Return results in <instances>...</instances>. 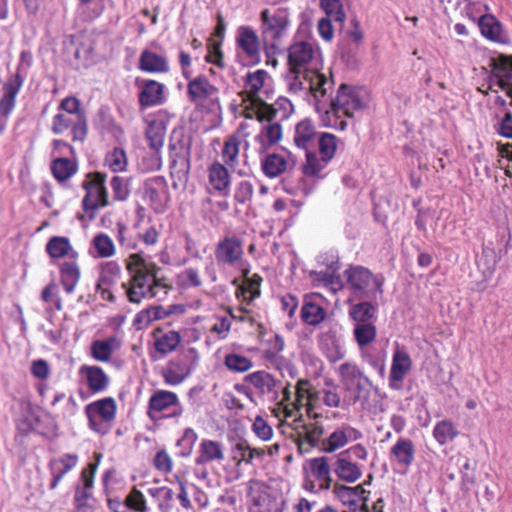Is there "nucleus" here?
<instances>
[{
    "instance_id": "nucleus-1",
    "label": "nucleus",
    "mask_w": 512,
    "mask_h": 512,
    "mask_svg": "<svg viewBox=\"0 0 512 512\" xmlns=\"http://www.w3.org/2000/svg\"><path fill=\"white\" fill-rule=\"evenodd\" d=\"M126 269L130 274V280L122 283V287L131 303L139 304L142 299L152 298L162 301L172 289L159 277L161 268L139 254L129 256Z\"/></svg>"
},
{
    "instance_id": "nucleus-2",
    "label": "nucleus",
    "mask_w": 512,
    "mask_h": 512,
    "mask_svg": "<svg viewBox=\"0 0 512 512\" xmlns=\"http://www.w3.org/2000/svg\"><path fill=\"white\" fill-rule=\"evenodd\" d=\"M333 87V79L316 69L298 70L297 72L289 71V91L294 94L301 92L309 93L315 101L317 109H320V104L325 102L326 96L331 94Z\"/></svg>"
},
{
    "instance_id": "nucleus-3",
    "label": "nucleus",
    "mask_w": 512,
    "mask_h": 512,
    "mask_svg": "<svg viewBox=\"0 0 512 512\" xmlns=\"http://www.w3.org/2000/svg\"><path fill=\"white\" fill-rule=\"evenodd\" d=\"M347 286L351 291L352 300H375L377 294L382 295L384 277L380 274L374 275L369 269L363 266H355L346 270Z\"/></svg>"
},
{
    "instance_id": "nucleus-4",
    "label": "nucleus",
    "mask_w": 512,
    "mask_h": 512,
    "mask_svg": "<svg viewBox=\"0 0 512 512\" xmlns=\"http://www.w3.org/2000/svg\"><path fill=\"white\" fill-rule=\"evenodd\" d=\"M277 111L272 106L261 102L260 107L246 112V118L256 117L259 122H268L261 132L255 137V141L259 143V152L264 153L270 146L276 144L282 137V127L278 122H273L276 118Z\"/></svg>"
},
{
    "instance_id": "nucleus-5",
    "label": "nucleus",
    "mask_w": 512,
    "mask_h": 512,
    "mask_svg": "<svg viewBox=\"0 0 512 512\" xmlns=\"http://www.w3.org/2000/svg\"><path fill=\"white\" fill-rule=\"evenodd\" d=\"M182 413L183 407L176 393L157 390L151 395L147 409V415L151 420L157 421L164 417H179Z\"/></svg>"
},
{
    "instance_id": "nucleus-6",
    "label": "nucleus",
    "mask_w": 512,
    "mask_h": 512,
    "mask_svg": "<svg viewBox=\"0 0 512 512\" xmlns=\"http://www.w3.org/2000/svg\"><path fill=\"white\" fill-rule=\"evenodd\" d=\"M106 175L100 172L90 173L83 182L86 195L83 198L84 210H96L109 205L108 192L105 186Z\"/></svg>"
},
{
    "instance_id": "nucleus-7",
    "label": "nucleus",
    "mask_w": 512,
    "mask_h": 512,
    "mask_svg": "<svg viewBox=\"0 0 512 512\" xmlns=\"http://www.w3.org/2000/svg\"><path fill=\"white\" fill-rule=\"evenodd\" d=\"M328 96L325 98V102L320 105L325 106L329 104L331 111L337 117H352L354 112L363 108V102L358 93L350 86L342 84L334 99H329Z\"/></svg>"
},
{
    "instance_id": "nucleus-8",
    "label": "nucleus",
    "mask_w": 512,
    "mask_h": 512,
    "mask_svg": "<svg viewBox=\"0 0 512 512\" xmlns=\"http://www.w3.org/2000/svg\"><path fill=\"white\" fill-rule=\"evenodd\" d=\"M260 18L262 21V36L265 41L275 42L287 35L290 19L286 9H277L273 12L264 9Z\"/></svg>"
},
{
    "instance_id": "nucleus-9",
    "label": "nucleus",
    "mask_w": 512,
    "mask_h": 512,
    "mask_svg": "<svg viewBox=\"0 0 512 512\" xmlns=\"http://www.w3.org/2000/svg\"><path fill=\"white\" fill-rule=\"evenodd\" d=\"M318 53L314 46L306 41L293 43L288 49L289 71L316 69L318 71Z\"/></svg>"
},
{
    "instance_id": "nucleus-10",
    "label": "nucleus",
    "mask_w": 512,
    "mask_h": 512,
    "mask_svg": "<svg viewBox=\"0 0 512 512\" xmlns=\"http://www.w3.org/2000/svg\"><path fill=\"white\" fill-rule=\"evenodd\" d=\"M24 83V76L20 73V67L17 68L15 74L8 77L3 83V95L0 98V134L5 131L7 118L16 105V97L20 92Z\"/></svg>"
},
{
    "instance_id": "nucleus-11",
    "label": "nucleus",
    "mask_w": 512,
    "mask_h": 512,
    "mask_svg": "<svg viewBox=\"0 0 512 512\" xmlns=\"http://www.w3.org/2000/svg\"><path fill=\"white\" fill-rule=\"evenodd\" d=\"M69 128L72 129L73 141L83 142L87 136V118L86 114H68L58 112L52 121V132L54 134H62Z\"/></svg>"
},
{
    "instance_id": "nucleus-12",
    "label": "nucleus",
    "mask_w": 512,
    "mask_h": 512,
    "mask_svg": "<svg viewBox=\"0 0 512 512\" xmlns=\"http://www.w3.org/2000/svg\"><path fill=\"white\" fill-rule=\"evenodd\" d=\"M170 168L177 174H186L190 170L191 139L181 136L172 138L169 144Z\"/></svg>"
},
{
    "instance_id": "nucleus-13",
    "label": "nucleus",
    "mask_w": 512,
    "mask_h": 512,
    "mask_svg": "<svg viewBox=\"0 0 512 512\" xmlns=\"http://www.w3.org/2000/svg\"><path fill=\"white\" fill-rule=\"evenodd\" d=\"M242 241L236 236H228L220 240L215 248V258L220 265H236L243 257Z\"/></svg>"
},
{
    "instance_id": "nucleus-14",
    "label": "nucleus",
    "mask_w": 512,
    "mask_h": 512,
    "mask_svg": "<svg viewBox=\"0 0 512 512\" xmlns=\"http://www.w3.org/2000/svg\"><path fill=\"white\" fill-rule=\"evenodd\" d=\"M319 347L332 363L338 362L345 357V349L338 331L334 327L322 332L318 338Z\"/></svg>"
},
{
    "instance_id": "nucleus-15",
    "label": "nucleus",
    "mask_w": 512,
    "mask_h": 512,
    "mask_svg": "<svg viewBox=\"0 0 512 512\" xmlns=\"http://www.w3.org/2000/svg\"><path fill=\"white\" fill-rule=\"evenodd\" d=\"M145 195L156 213H163L169 201L168 186L163 177H155L146 183Z\"/></svg>"
},
{
    "instance_id": "nucleus-16",
    "label": "nucleus",
    "mask_w": 512,
    "mask_h": 512,
    "mask_svg": "<svg viewBox=\"0 0 512 512\" xmlns=\"http://www.w3.org/2000/svg\"><path fill=\"white\" fill-rule=\"evenodd\" d=\"M294 429L297 431L299 440L298 444L301 447L307 444L309 447H316L319 445L322 436L324 435V427L319 422L303 423V415L300 413L298 417L294 418Z\"/></svg>"
},
{
    "instance_id": "nucleus-17",
    "label": "nucleus",
    "mask_w": 512,
    "mask_h": 512,
    "mask_svg": "<svg viewBox=\"0 0 512 512\" xmlns=\"http://www.w3.org/2000/svg\"><path fill=\"white\" fill-rule=\"evenodd\" d=\"M491 66L497 86L506 91L507 96L511 98L512 106V56L500 55L492 59Z\"/></svg>"
},
{
    "instance_id": "nucleus-18",
    "label": "nucleus",
    "mask_w": 512,
    "mask_h": 512,
    "mask_svg": "<svg viewBox=\"0 0 512 512\" xmlns=\"http://www.w3.org/2000/svg\"><path fill=\"white\" fill-rule=\"evenodd\" d=\"M412 360L403 350H396L393 354L389 375V387L393 390L401 389V382L411 370Z\"/></svg>"
},
{
    "instance_id": "nucleus-19",
    "label": "nucleus",
    "mask_w": 512,
    "mask_h": 512,
    "mask_svg": "<svg viewBox=\"0 0 512 512\" xmlns=\"http://www.w3.org/2000/svg\"><path fill=\"white\" fill-rule=\"evenodd\" d=\"M236 42L239 48L252 62L258 63L260 42L256 32L250 26H240L237 30Z\"/></svg>"
},
{
    "instance_id": "nucleus-20",
    "label": "nucleus",
    "mask_w": 512,
    "mask_h": 512,
    "mask_svg": "<svg viewBox=\"0 0 512 512\" xmlns=\"http://www.w3.org/2000/svg\"><path fill=\"white\" fill-rule=\"evenodd\" d=\"M78 463V455L66 453L60 458L50 460L48 468L51 474V482L49 488L54 490L62 478L71 471Z\"/></svg>"
},
{
    "instance_id": "nucleus-21",
    "label": "nucleus",
    "mask_w": 512,
    "mask_h": 512,
    "mask_svg": "<svg viewBox=\"0 0 512 512\" xmlns=\"http://www.w3.org/2000/svg\"><path fill=\"white\" fill-rule=\"evenodd\" d=\"M245 381L251 383L260 395H272L273 400L278 399L280 382L268 372H253L245 377Z\"/></svg>"
},
{
    "instance_id": "nucleus-22",
    "label": "nucleus",
    "mask_w": 512,
    "mask_h": 512,
    "mask_svg": "<svg viewBox=\"0 0 512 512\" xmlns=\"http://www.w3.org/2000/svg\"><path fill=\"white\" fill-rule=\"evenodd\" d=\"M187 94L194 103L213 99L218 94V88L210 83L203 75L190 80L187 85Z\"/></svg>"
},
{
    "instance_id": "nucleus-23",
    "label": "nucleus",
    "mask_w": 512,
    "mask_h": 512,
    "mask_svg": "<svg viewBox=\"0 0 512 512\" xmlns=\"http://www.w3.org/2000/svg\"><path fill=\"white\" fill-rule=\"evenodd\" d=\"M164 85L155 80H143L139 93V103L142 107H152L162 104Z\"/></svg>"
},
{
    "instance_id": "nucleus-24",
    "label": "nucleus",
    "mask_w": 512,
    "mask_h": 512,
    "mask_svg": "<svg viewBox=\"0 0 512 512\" xmlns=\"http://www.w3.org/2000/svg\"><path fill=\"white\" fill-rule=\"evenodd\" d=\"M224 448L221 442L203 439L199 444L198 456L195 464L201 466L210 462H221L224 460Z\"/></svg>"
},
{
    "instance_id": "nucleus-25",
    "label": "nucleus",
    "mask_w": 512,
    "mask_h": 512,
    "mask_svg": "<svg viewBox=\"0 0 512 512\" xmlns=\"http://www.w3.org/2000/svg\"><path fill=\"white\" fill-rule=\"evenodd\" d=\"M185 311L182 305H169L167 308L155 305L143 309L137 314V321L144 326H148L155 320L164 319L172 314H183Z\"/></svg>"
},
{
    "instance_id": "nucleus-26",
    "label": "nucleus",
    "mask_w": 512,
    "mask_h": 512,
    "mask_svg": "<svg viewBox=\"0 0 512 512\" xmlns=\"http://www.w3.org/2000/svg\"><path fill=\"white\" fill-rule=\"evenodd\" d=\"M347 452H342L333 464L336 476L347 483H354L362 476L361 468L346 457Z\"/></svg>"
},
{
    "instance_id": "nucleus-27",
    "label": "nucleus",
    "mask_w": 512,
    "mask_h": 512,
    "mask_svg": "<svg viewBox=\"0 0 512 512\" xmlns=\"http://www.w3.org/2000/svg\"><path fill=\"white\" fill-rule=\"evenodd\" d=\"M208 182L214 191L226 196L231 184L227 167L219 162H214L208 167Z\"/></svg>"
},
{
    "instance_id": "nucleus-28",
    "label": "nucleus",
    "mask_w": 512,
    "mask_h": 512,
    "mask_svg": "<svg viewBox=\"0 0 512 512\" xmlns=\"http://www.w3.org/2000/svg\"><path fill=\"white\" fill-rule=\"evenodd\" d=\"M359 303L352 304L349 308V317L357 324L375 323L378 305L373 300L361 299Z\"/></svg>"
},
{
    "instance_id": "nucleus-29",
    "label": "nucleus",
    "mask_w": 512,
    "mask_h": 512,
    "mask_svg": "<svg viewBox=\"0 0 512 512\" xmlns=\"http://www.w3.org/2000/svg\"><path fill=\"white\" fill-rule=\"evenodd\" d=\"M154 348L162 356L174 352L181 343V336L177 331H163L158 328L153 332Z\"/></svg>"
},
{
    "instance_id": "nucleus-30",
    "label": "nucleus",
    "mask_w": 512,
    "mask_h": 512,
    "mask_svg": "<svg viewBox=\"0 0 512 512\" xmlns=\"http://www.w3.org/2000/svg\"><path fill=\"white\" fill-rule=\"evenodd\" d=\"M391 458L401 467L407 469L415 459V447L407 438H399L391 447Z\"/></svg>"
},
{
    "instance_id": "nucleus-31",
    "label": "nucleus",
    "mask_w": 512,
    "mask_h": 512,
    "mask_svg": "<svg viewBox=\"0 0 512 512\" xmlns=\"http://www.w3.org/2000/svg\"><path fill=\"white\" fill-rule=\"evenodd\" d=\"M315 126L309 119H304L296 125L294 143L306 152L313 147L318 139Z\"/></svg>"
},
{
    "instance_id": "nucleus-32",
    "label": "nucleus",
    "mask_w": 512,
    "mask_h": 512,
    "mask_svg": "<svg viewBox=\"0 0 512 512\" xmlns=\"http://www.w3.org/2000/svg\"><path fill=\"white\" fill-rule=\"evenodd\" d=\"M497 265V254L494 249L485 247L477 260L478 269L483 275V280L478 283V289L484 290L491 280Z\"/></svg>"
},
{
    "instance_id": "nucleus-33",
    "label": "nucleus",
    "mask_w": 512,
    "mask_h": 512,
    "mask_svg": "<svg viewBox=\"0 0 512 512\" xmlns=\"http://www.w3.org/2000/svg\"><path fill=\"white\" fill-rule=\"evenodd\" d=\"M139 68L149 73H167L170 70L167 57L150 50H143L139 58Z\"/></svg>"
},
{
    "instance_id": "nucleus-34",
    "label": "nucleus",
    "mask_w": 512,
    "mask_h": 512,
    "mask_svg": "<svg viewBox=\"0 0 512 512\" xmlns=\"http://www.w3.org/2000/svg\"><path fill=\"white\" fill-rule=\"evenodd\" d=\"M269 78V74L266 70L258 69L254 72L247 73L245 77V91L248 93L253 104L260 107L261 102L259 98V92L264 87L266 80Z\"/></svg>"
},
{
    "instance_id": "nucleus-35",
    "label": "nucleus",
    "mask_w": 512,
    "mask_h": 512,
    "mask_svg": "<svg viewBox=\"0 0 512 512\" xmlns=\"http://www.w3.org/2000/svg\"><path fill=\"white\" fill-rule=\"evenodd\" d=\"M312 476L319 482V490H328L332 484L331 469L326 457H317L309 461Z\"/></svg>"
},
{
    "instance_id": "nucleus-36",
    "label": "nucleus",
    "mask_w": 512,
    "mask_h": 512,
    "mask_svg": "<svg viewBox=\"0 0 512 512\" xmlns=\"http://www.w3.org/2000/svg\"><path fill=\"white\" fill-rule=\"evenodd\" d=\"M121 346L120 340L111 336L104 340H95L91 344L92 357L100 362H108L112 354Z\"/></svg>"
},
{
    "instance_id": "nucleus-37",
    "label": "nucleus",
    "mask_w": 512,
    "mask_h": 512,
    "mask_svg": "<svg viewBox=\"0 0 512 512\" xmlns=\"http://www.w3.org/2000/svg\"><path fill=\"white\" fill-rule=\"evenodd\" d=\"M80 373L86 376L89 390L93 393L104 391L109 384V378L101 367L83 365Z\"/></svg>"
},
{
    "instance_id": "nucleus-38",
    "label": "nucleus",
    "mask_w": 512,
    "mask_h": 512,
    "mask_svg": "<svg viewBox=\"0 0 512 512\" xmlns=\"http://www.w3.org/2000/svg\"><path fill=\"white\" fill-rule=\"evenodd\" d=\"M81 272L76 261H64L60 265V281L66 293L72 294L80 280Z\"/></svg>"
},
{
    "instance_id": "nucleus-39",
    "label": "nucleus",
    "mask_w": 512,
    "mask_h": 512,
    "mask_svg": "<svg viewBox=\"0 0 512 512\" xmlns=\"http://www.w3.org/2000/svg\"><path fill=\"white\" fill-rule=\"evenodd\" d=\"M116 402L112 397H106L101 400L88 404L85 408L86 414H96L105 422H111L116 415Z\"/></svg>"
},
{
    "instance_id": "nucleus-40",
    "label": "nucleus",
    "mask_w": 512,
    "mask_h": 512,
    "mask_svg": "<svg viewBox=\"0 0 512 512\" xmlns=\"http://www.w3.org/2000/svg\"><path fill=\"white\" fill-rule=\"evenodd\" d=\"M191 373L187 364L180 360H172L164 369L162 375L166 384L177 386L181 384Z\"/></svg>"
},
{
    "instance_id": "nucleus-41",
    "label": "nucleus",
    "mask_w": 512,
    "mask_h": 512,
    "mask_svg": "<svg viewBox=\"0 0 512 512\" xmlns=\"http://www.w3.org/2000/svg\"><path fill=\"white\" fill-rule=\"evenodd\" d=\"M305 154L306 162L302 165L303 174L307 177L323 178V171L330 161L313 151H307Z\"/></svg>"
},
{
    "instance_id": "nucleus-42",
    "label": "nucleus",
    "mask_w": 512,
    "mask_h": 512,
    "mask_svg": "<svg viewBox=\"0 0 512 512\" xmlns=\"http://www.w3.org/2000/svg\"><path fill=\"white\" fill-rule=\"evenodd\" d=\"M91 255L98 258H110L115 254L113 240L105 233L95 235L91 241Z\"/></svg>"
},
{
    "instance_id": "nucleus-43",
    "label": "nucleus",
    "mask_w": 512,
    "mask_h": 512,
    "mask_svg": "<svg viewBox=\"0 0 512 512\" xmlns=\"http://www.w3.org/2000/svg\"><path fill=\"white\" fill-rule=\"evenodd\" d=\"M241 138L237 134H233L229 136L223 145L222 149V158L226 166L234 169L239 161V152H240Z\"/></svg>"
},
{
    "instance_id": "nucleus-44",
    "label": "nucleus",
    "mask_w": 512,
    "mask_h": 512,
    "mask_svg": "<svg viewBox=\"0 0 512 512\" xmlns=\"http://www.w3.org/2000/svg\"><path fill=\"white\" fill-rule=\"evenodd\" d=\"M287 160L279 154H269L261 162L263 173L269 178H275L286 171Z\"/></svg>"
},
{
    "instance_id": "nucleus-45",
    "label": "nucleus",
    "mask_w": 512,
    "mask_h": 512,
    "mask_svg": "<svg viewBox=\"0 0 512 512\" xmlns=\"http://www.w3.org/2000/svg\"><path fill=\"white\" fill-rule=\"evenodd\" d=\"M340 380L345 389L352 388V385L366 377L360 367L354 362H345L338 368Z\"/></svg>"
},
{
    "instance_id": "nucleus-46",
    "label": "nucleus",
    "mask_w": 512,
    "mask_h": 512,
    "mask_svg": "<svg viewBox=\"0 0 512 512\" xmlns=\"http://www.w3.org/2000/svg\"><path fill=\"white\" fill-rule=\"evenodd\" d=\"M51 170L54 177L59 182H64L71 178L77 171L76 164L67 157H60L53 160Z\"/></svg>"
},
{
    "instance_id": "nucleus-47",
    "label": "nucleus",
    "mask_w": 512,
    "mask_h": 512,
    "mask_svg": "<svg viewBox=\"0 0 512 512\" xmlns=\"http://www.w3.org/2000/svg\"><path fill=\"white\" fill-rule=\"evenodd\" d=\"M479 27L482 35L492 41L502 42L501 31L502 26L494 16L485 15L479 20Z\"/></svg>"
},
{
    "instance_id": "nucleus-48",
    "label": "nucleus",
    "mask_w": 512,
    "mask_h": 512,
    "mask_svg": "<svg viewBox=\"0 0 512 512\" xmlns=\"http://www.w3.org/2000/svg\"><path fill=\"white\" fill-rule=\"evenodd\" d=\"M147 493L158 502L161 512H170L172 509V501L174 492L166 486H153L147 489Z\"/></svg>"
},
{
    "instance_id": "nucleus-49",
    "label": "nucleus",
    "mask_w": 512,
    "mask_h": 512,
    "mask_svg": "<svg viewBox=\"0 0 512 512\" xmlns=\"http://www.w3.org/2000/svg\"><path fill=\"white\" fill-rule=\"evenodd\" d=\"M353 335L359 348H364L375 341L377 329L375 323L354 325Z\"/></svg>"
},
{
    "instance_id": "nucleus-50",
    "label": "nucleus",
    "mask_w": 512,
    "mask_h": 512,
    "mask_svg": "<svg viewBox=\"0 0 512 512\" xmlns=\"http://www.w3.org/2000/svg\"><path fill=\"white\" fill-rule=\"evenodd\" d=\"M458 434L456 427L449 420L438 422L433 429V437L440 445L452 442Z\"/></svg>"
},
{
    "instance_id": "nucleus-51",
    "label": "nucleus",
    "mask_w": 512,
    "mask_h": 512,
    "mask_svg": "<svg viewBox=\"0 0 512 512\" xmlns=\"http://www.w3.org/2000/svg\"><path fill=\"white\" fill-rule=\"evenodd\" d=\"M325 310L313 302H306L301 308L303 322L311 326H317L325 319Z\"/></svg>"
},
{
    "instance_id": "nucleus-52",
    "label": "nucleus",
    "mask_w": 512,
    "mask_h": 512,
    "mask_svg": "<svg viewBox=\"0 0 512 512\" xmlns=\"http://www.w3.org/2000/svg\"><path fill=\"white\" fill-rule=\"evenodd\" d=\"M233 453L239 465L241 462L251 463L255 457H261L264 450L251 448L246 441H240L234 446Z\"/></svg>"
},
{
    "instance_id": "nucleus-53",
    "label": "nucleus",
    "mask_w": 512,
    "mask_h": 512,
    "mask_svg": "<svg viewBox=\"0 0 512 512\" xmlns=\"http://www.w3.org/2000/svg\"><path fill=\"white\" fill-rule=\"evenodd\" d=\"M165 138V129L161 123L152 122L146 130V139L149 147L157 154L162 148Z\"/></svg>"
},
{
    "instance_id": "nucleus-54",
    "label": "nucleus",
    "mask_w": 512,
    "mask_h": 512,
    "mask_svg": "<svg viewBox=\"0 0 512 512\" xmlns=\"http://www.w3.org/2000/svg\"><path fill=\"white\" fill-rule=\"evenodd\" d=\"M120 266L114 262L109 261L101 266L100 276L97 281L98 286H113L120 275Z\"/></svg>"
},
{
    "instance_id": "nucleus-55",
    "label": "nucleus",
    "mask_w": 512,
    "mask_h": 512,
    "mask_svg": "<svg viewBox=\"0 0 512 512\" xmlns=\"http://www.w3.org/2000/svg\"><path fill=\"white\" fill-rule=\"evenodd\" d=\"M322 157L331 161L337 149V137L331 133H321L316 141Z\"/></svg>"
},
{
    "instance_id": "nucleus-56",
    "label": "nucleus",
    "mask_w": 512,
    "mask_h": 512,
    "mask_svg": "<svg viewBox=\"0 0 512 512\" xmlns=\"http://www.w3.org/2000/svg\"><path fill=\"white\" fill-rule=\"evenodd\" d=\"M104 162L113 172H122L127 167V156L122 148L116 147L106 154Z\"/></svg>"
},
{
    "instance_id": "nucleus-57",
    "label": "nucleus",
    "mask_w": 512,
    "mask_h": 512,
    "mask_svg": "<svg viewBox=\"0 0 512 512\" xmlns=\"http://www.w3.org/2000/svg\"><path fill=\"white\" fill-rule=\"evenodd\" d=\"M70 250V242L65 237H52L46 245V251L52 258L64 257Z\"/></svg>"
},
{
    "instance_id": "nucleus-58",
    "label": "nucleus",
    "mask_w": 512,
    "mask_h": 512,
    "mask_svg": "<svg viewBox=\"0 0 512 512\" xmlns=\"http://www.w3.org/2000/svg\"><path fill=\"white\" fill-rule=\"evenodd\" d=\"M320 6L327 14L326 18L333 19L337 22L345 20L343 5L340 0H320Z\"/></svg>"
},
{
    "instance_id": "nucleus-59",
    "label": "nucleus",
    "mask_w": 512,
    "mask_h": 512,
    "mask_svg": "<svg viewBox=\"0 0 512 512\" xmlns=\"http://www.w3.org/2000/svg\"><path fill=\"white\" fill-rule=\"evenodd\" d=\"M347 444L346 435L342 428H339L332 432L327 439L322 441V450L327 453H332Z\"/></svg>"
},
{
    "instance_id": "nucleus-60",
    "label": "nucleus",
    "mask_w": 512,
    "mask_h": 512,
    "mask_svg": "<svg viewBox=\"0 0 512 512\" xmlns=\"http://www.w3.org/2000/svg\"><path fill=\"white\" fill-rule=\"evenodd\" d=\"M225 366L233 372H246L252 367V362L245 356L239 354H228L225 357Z\"/></svg>"
},
{
    "instance_id": "nucleus-61",
    "label": "nucleus",
    "mask_w": 512,
    "mask_h": 512,
    "mask_svg": "<svg viewBox=\"0 0 512 512\" xmlns=\"http://www.w3.org/2000/svg\"><path fill=\"white\" fill-rule=\"evenodd\" d=\"M371 386L372 382L366 376L357 383H355L354 385H352V388L347 389V391L353 393L354 402L365 403L369 400Z\"/></svg>"
},
{
    "instance_id": "nucleus-62",
    "label": "nucleus",
    "mask_w": 512,
    "mask_h": 512,
    "mask_svg": "<svg viewBox=\"0 0 512 512\" xmlns=\"http://www.w3.org/2000/svg\"><path fill=\"white\" fill-rule=\"evenodd\" d=\"M254 195V186L250 181L243 180L235 187L234 200L240 205H247Z\"/></svg>"
},
{
    "instance_id": "nucleus-63",
    "label": "nucleus",
    "mask_w": 512,
    "mask_h": 512,
    "mask_svg": "<svg viewBox=\"0 0 512 512\" xmlns=\"http://www.w3.org/2000/svg\"><path fill=\"white\" fill-rule=\"evenodd\" d=\"M197 439V433L192 428H186L184 430L183 436L177 441V445L181 447L180 455L182 457L191 455Z\"/></svg>"
},
{
    "instance_id": "nucleus-64",
    "label": "nucleus",
    "mask_w": 512,
    "mask_h": 512,
    "mask_svg": "<svg viewBox=\"0 0 512 512\" xmlns=\"http://www.w3.org/2000/svg\"><path fill=\"white\" fill-rule=\"evenodd\" d=\"M334 496L343 504L352 506L358 501L355 498V492L350 486L344 484L335 483L332 490Z\"/></svg>"
}]
</instances>
